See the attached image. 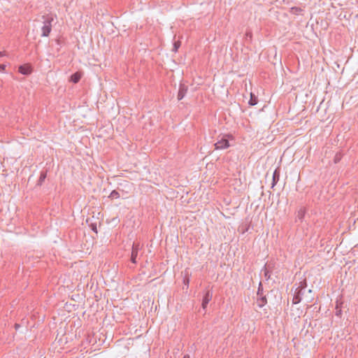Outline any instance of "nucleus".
<instances>
[{
    "mask_svg": "<svg viewBox=\"0 0 358 358\" xmlns=\"http://www.w3.org/2000/svg\"><path fill=\"white\" fill-rule=\"evenodd\" d=\"M53 18L51 17H47L43 22V26L41 28V36L47 37L50 35L52 30V22Z\"/></svg>",
    "mask_w": 358,
    "mask_h": 358,
    "instance_id": "nucleus-1",
    "label": "nucleus"
},
{
    "mask_svg": "<svg viewBox=\"0 0 358 358\" xmlns=\"http://www.w3.org/2000/svg\"><path fill=\"white\" fill-rule=\"evenodd\" d=\"M306 287H307L306 280L303 279V280H301L299 282V285L298 286V287H296L295 292H300V296H301L302 297L304 296V294L306 292L308 294H311L312 290L311 289L306 290Z\"/></svg>",
    "mask_w": 358,
    "mask_h": 358,
    "instance_id": "nucleus-2",
    "label": "nucleus"
},
{
    "mask_svg": "<svg viewBox=\"0 0 358 358\" xmlns=\"http://www.w3.org/2000/svg\"><path fill=\"white\" fill-rule=\"evenodd\" d=\"M141 247L139 243H134L131 248V258L130 260L132 263L136 264V258L138 257V251L140 250Z\"/></svg>",
    "mask_w": 358,
    "mask_h": 358,
    "instance_id": "nucleus-3",
    "label": "nucleus"
},
{
    "mask_svg": "<svg viewBox=\"0 0 358 358\" xmlns=\"http://www.w3.org/2000/svg\"><path fill=\"white\" fill-rule=\"evenodd\" d=\"M215 147L216 150H222L225 149L229 147V141L222 137L220 141L215 143Z\"/></svg>",
    "mask_w": 358,
    "mask_h": 358,
    "instance_id": "nucleus-4",
    "label": "nucleus"
},
{
    "mask_svg": "<svg viewBox=\"0 0 358 358\" xmlns=\"http://www.w3.org/2000/svg\"><path fill=\"white\" fill-rule=\"evenodd\" d=\"M213 298V293L210 291H207L202 299V308L206 309L208 303L211 301Z\"/></svg>",
    "mask_w": 358,
    "mask_h": 358,
    "instance_id": "nucleus-5",
    "label": "nucleus"
},
{
    "mask_svg": "<svg viewBox=\"0 0 358 358\" xmlns=\"http://www.w3.org/2000/svg\"><path fill=\"white\" fill-rule=\"evenodd\" d=\"M280 169L279 167L276 168L273 171L272 176L271 187L273 188L280 180Z\"/></svg>",
    "mask_w": 358,
    "mask_h": 358,
    "instance_id": "nucleus-6",
    "label": "nucleus"
},
{
    "mask_svg": "<svg viewBox=\"0 0 358 358\" xmlns=\"http://www.w3.org/2000/svg\"><path fill=\"white\" fill-rule=\"evenodd\" d=\"M188 90V87L185 85V84H180L179 87V91L178 93V99L181 100L182 99Z\"/></svg>",
    "mask_w": 358,
    "mask_h": 358,
    "instance_id": "nucleus-7",
    "label": "nucleus"
},
{
    "mask_svg": "<svg viewBox=\"0 0 358 358\" xmlns=\"http://www.w3.org/2000/svg\"><path fill=\"white\" fill-rule=\"evenodd\" d=\"M19 72L23 75H29L31 73V66L29 65H21L18 69Z\"/></svg>",
    "mask_w": 358,
    "mask_h": 358,
    "instance_id": "nucleus-8",
    "label": "nucleus"
},
{
    "mask_svg": "<svg viewBox=\"0 0 358 358\" xmlns=\"http://www.w3.org/2000/svg\"><path fill=\"white\" fill-rule=\"evenodd\" d=\"M342 304H343V302L340 300H337L336 302V307H335V309H336V313H335V315L338 317H341L342 315Z\"/></svg>",
    "mask_w": 358,
    "mask_h": 358,
    "instance_id": "nucleus-9",
    "label": "nucleus"
},
{
    "mask_svg": "<svg viewBox=\"0 0 358 358\" xmlns=\"http://www.w3.org/2000/svg\"><path fill=\"white\" fill-rule=\"evenodd\" d=\"M267 303L266 296H261L257 299V304L259 308H262Z\"/></svg>",
    "mask_w": 358,
    "mask_h": 358,
    "instance_id": "nucleus-10",
    "label": "nucleus"
},
{
    "mask_svg": "<svg viewBox=\"0 0 358 358\" xmlns=\"http://www.w3.org/2000/svg\"><path fill=\"white\" fill-rule=\"evenodd\" d=\"M80 78H81L80 73L78 72H76V73H73V75H71L70 80L73 83H77L80 81Z\"/></svg>",
    "mask_w": 358,
    "mask_h": 358,
    "instance_id": "nucleus-11",
    "label": "nucleus"
},
{
    "mask_svg": "<svg viewBox=\"0 0 358 358\" xmlns=\"http://www.w3.org/2000/svg\"><path fill=\"white\" fill-rule=\"evenodd\" d=\"M302 299V296H300V292H295L292 299V302L294 304H297L301 301Z\"/></svg>",
    "mask_w": 358,
    "mask_h": 358,
    "instance_id": "nucleus-12",
    "label": "nucleus"
},
{
    "mask_svg": "<svg viewBox=\"0 0 358 358\" xmlns=\"http://www.w3.org/2000/svg\"><path fill=\"white\" fill-rule=\"evenodd\" d=\"M258 102V100H257V96L253 94H250V99L249 100V102L248 103L250 105V106H255L257 103Z\"/></svg>",
    "mask_w": 358,
    "mask_h": 358,
    "instance_id": "nucleus-13",
    "label": "nucleus"
},
{
    "mask_svg": "<svg viewBox=\"0 0 358 358\" xmlns=\"http://www.w3.org/2000/svg\"><path fill=\"white\" fill-rule=\"evenodd\" d=\"M46 171H41V175L39 177V179L38 180V185H41L44 182L45 179L46 178Z\"/></svg>",
    "mask_w": 358,
    "mask_h": 358,
    "instance_id": "nucleus-14",
    "label": "nucleus"
},
{
    "mask_svg": "<svg viewBox=\"0 0 358 358\" xmlns=\"http://www.w3.org/2000/svg\"><path fill=\"white\" fill-rule=\"evenodd\" d=\"M120 193L117 190H113L108 198H110V199H117V198H120Z\"/></svg>",
    "mask_w": 358,
    "mask_h": 358,
    "instance_id": "nucleus-15",
    "label": "nucleus"
},
{
    "mask_svg": "<svg viewBox=\"0 0 358 358\" xmlns=\"http://www.w3.org/2000/svg\"><path fill=\"white\" fill-rule=\"evenodd\" d=\"M304 215H305V210L301 208L298 211L296 219L299 221H302L304 217Z\"/></svg>",
    "mask_w": 358,
    "mask_h": 358,
    "instance_id": "nucleus-16",
    "label": "nucleus"
},
{
    "mask_svg": "<svg viewBox=\"0 0 358 358\" xmlns=\"http://www.w3.org/2000/svg\"><path fill=\"white\" fill-rule=\"evenodd\" d=\"M301 11H302V9L299 7H292V8H291V10H290V12L294 15H298Z\"/></svg>",
    "mask_w": 358,
    "mask_h": 358,
    "instance_id": "nucleus-17",
    "label": "nucleus"
},
{
    "mask_svg": "<svg viewBox=\"0 0 358 358\" xmlns=\"http://www.w3.org/2000/svg\"><path fill=\"white\" fill-rule=\"evenodd\" d=\"M180 44H181V43H180V41H175V42L173 43V50H173V52H177V51H178V48H180Z\"/></svg>",
    "mask_w": 358,
    "mask_h": 358,
    "instance_id": "nucleus-18",
    "label": "nucleus"
},
{
    "mask_svg": "<svg viewBox=\"0 0 358 358\" xmlns=\"http://www.w3.org/2000/svg\"><path fill=\"white\" fill-rule=\"evenodd\" d=\"M262 291H263L262 285L260 282L259 285L258 290H257V295L262 296Z\"/></svg>",
    "mask_w": 358,
    "mask_h": 358,
    "instance_id": "nucleus-19",
    "label": "nucleus"
},
{
    "mask_svg": "<svg viewBox=\"0 0 358 358\" xmlns=\"http://www.w3.org/2000/svg\"><path fill=\"white\" fill-rule=\"evenodd\" d=\"M6 65L5 64H0V71H3L6 69Z\"/></svg>",
    "mask_w": 358,
    "mask_h": 358,
    "instance_id": "nucleus-20",
    "label": "nucleus"
},
{
    "mask_svg": "<svg viewBox=\"0 0 358 358\" xmlns=\"http://www.w3.org/2000/svg\"><path fill=\"white\" fill-rule=\"evenodd\" d=\"M304 297L306 299L307 302H310L313 299L312 296L308 297L307 296H304Z\"/></svg>",
    "mask_w": 358,
    "mask_h": 358,
    "instance_id": "nucleus-21",
    "label": "nucleus"
},
{
    "mask_svg": "<svg viewBox=\"0 0 358 358\" xmlns=\"http://www.w3.org/2000/svg\"><path fill=\"white\" fill-rule=\"evenodd\" d=\"M92 229L94 231L97 232V231H96V225L92 224Z\"/></svg>",
    "mask_w": 358,
    "mask_h": 358,
    "instance_id": "nucleus-22",
    "label": "nucleus"
},
{
    "mask_svg": "<svg viewBox=\"0 0 358 358\" xmlns=\"http://www.w3.org/2000/svg\"><path fill=\"white\" fill-rule=\"evenodd\" d=\"M5 55V52H0V57Z\"/></svg>",
    "mask_w": 358,
    "mask_h": 358,
    "instance_id": "nucleus-23",
    "label": "nucleus"
},
{
    "mask_svg": "<svg viewBox=\"0 0 358 358\" xmlns=\"http://www.w3.org/2000/svg\"><path fill=\"white\" fill-rule=\"evenodd\" d=\"M339 159H340L337 156H336V157H335V162L337 163L339 161Z\"/></svg>",
    "mask_w": 358,
    "mask_h": 358,
    "instance_id": "nucleus-24",
    "label": "nucleus"
},
{
    "mask_svg": "<svg viewBox=\"0 0 358 358\" xmlns=\"http://www.w3.org/2000/svg\"><path fill=\"white\" fill-rule=\"evenodd\" d=\"M183 358H189V355H185Z\"/></svg>",
    "mask_w": 358,
    "mask_h": 358,
    "instance_id": "nucleus-25",
    "label": "nucleus"
},
{
    "mask_svg": "<svg viewBox=\"0 0 358 358\" xmlns=\"http://www.w3.org/2000/svg\"><path fill=\"white\" fill-rule=\"evenodd\" d=\"M15 329H18V328H19V327H20V325H19V324H15Z\"/></svg>",
    "mask_w": 358,
    "mask_h": 358,
    "instance_id": "nucleus-26",
    "label": "nucleus"
},
{
    "mask_svg": "<svg viewBox=\"0 0 358 358\" xmlns=\"http://www.w3.org/2000/svg\"><path fill=\"white\" fill-rule=\"evenodd\" d=\"M246 36H250V37H251V33H248H248H246Z\"/></svg>",
    "mask_w": 358,
    "mask_h": 358,
    "instance_id": "nucleus-27",
    "label": "nucleus"
},
{
    "mask_svg": "<svg viewBox=\"0 0 358 358\" xmlns=\"http://www.w3.org/2000/svg\"><path fill=\"white\" fill-rule=\"evenodd\" d=\"M185 283H187V285H188V283H189V280L188 279L185 281Z\"/></svg>",
    "mask_w": 358,
    "mask_h": 358,
    "instance_id": "nucleus-28",
    "label": "nucleus"
}]
</instances>
